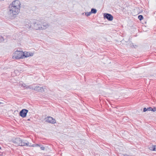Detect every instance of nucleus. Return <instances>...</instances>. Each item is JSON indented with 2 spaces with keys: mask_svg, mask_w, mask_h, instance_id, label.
<instances>
[{
  "mask_svg": "<svg viewBox=\"0 0 156 156\" xmlns=\"http://www.w3.org/2000/svg\"><path fill=\"white\" fill-rule=\"evenodd\" d=\"M21 4L18 0L13 1L9 5L8 13L11 16H16L20 12Z\"/></svg>",
  "mask_w": 156,
  "mask_h": 156,
  "instance_id": "obj_1",
  "label": "nucleus"
},
{
  "mask_svg": "<svg viewBox=\"0 0 156 156\" xmlns=\"http://www.w3.org/2000/svg\"><path fill=\"white\" fill-rule=\"evenodd\" d=\"M12 141L13 143L16 145L20 146H28L29 142L26 140H22L19 138H14L12 140Z\"/></svg>",
  "mask_w": 156,
  "mask_h": 156,
  "instance_id": "obj_2",
  "label": "nucleus"
},
{
  "mask_svg": "<svg viewBox=\"0 0 156 156\" xmlns=\"http://www.w3.org/2000/svg\"><path fill=\"white\" fill-rule=\"evenodd\" d=\"M23 52L22 51H16L13 54L12 58L16 59H19L21 58H23Z\"/></svg>",
  "mask_w": 156,
  "mask_h": 156,
  "instance_id": "obj_3",
  "label": "nucleus"
},
{
  "mask_svg": "<svg viewBox=\"0 0 156 156\" xmlns=\"http://www.w3.org/2000/svg\"><path fill=\"white\" fill-rule=\"evenodd\" d=\"M34 28L36 30H41V22L39 20H36L33 22Z\"/></svg>",
  "mask_w": 156,
  "mask_h": 156,
  "instance_id": "obj_4",
  "label": "nucleus"
},
{
  "mask_svg": "<svg viewBox=\"0 0 156 156\" xmlns=\"http://www.w3.org/2000/svg\"><path fill=\"white\" fill-rule=\"evenodd\" d=\"M45 121L47 122L52 124H54L55 123V119L51 116H48L45 118Z\"/></svg>",
  "mask_w": 156,
  "mask_h": 156,
  "instance_id": "obj_5",
  "label": "nucleus"
},
{
  "mask_svg": "<svg viewBox=\"0 0 156 156\" xmlns=\"http://www.w3.org/2000/svg\"><path fill=\"white\" fill-rule=\"evenodd\" d=\"M28 111V110L27 109H23L20 112V115L23 118L25 117H26Z\"/></svg>",
  "mask_w": 156,
  "mask_h": 156,
  "instance_id": "obj_6",
  "label": "nucleus"
},
{
  "mask_svg": "<svg viewBox=\"0 0 156 156\" xmlns=\"http://www.w3.org/2000/svg\"><path fill=\"white\" fill-rule=\"evenodd\" d=\"M104 17L106 18L109 21H112L113 20V16L110 14L108 13H104Z\"/></svg>",
  "mask_w": 156,
  "mask_h": 156,
  "instance_id": "obj_7",
  "label": "nucleus"
},
{
  "mask_svg": "<svg viewBox=\"0 0 156 156\" xmlns=\"http://www.w3.org/2000/svg\"><path fill=\"white\" fill-rule=\"evenodd\" d=\"M49 24L46 23L41 22V30H45L48 28L49 27Z\"/></svg>",
  "mask_w": 156,
  "mask_h": 156,
  "instance_id": "obj_8",
  "label": "nucleus"
},
{
  "mask_svg": "<svg viewBox=\"0 0 156 156\" xmlns=\"http://www.w3.org/2000/svg\"><path fill=\"white\" fill-rule=\"evenodd\" d=\"M44 89L45 88H44L42 87H41L39 86H37L34 88V90L39 92H42L43 91H44Z\"/></svg>",
  "mask_w": 156,
  "mask_h": 156,
  "instance_id": "obj_9",
  "label": "nucleus"
},
{
  "mask_svg": "<svg viewBox=\"0 0 156 156\" xmlns=\"http://www.w3.org/2000/svg\"><path fill=\"white\" fill-rule=\"evenodd\" d=\"M23 55H24V56H23V58L25 57H29L30 56H32L33 55V54L32 53H30V52H27L26 53L23 52Z\"/></svg>",
  "mask_w": 156,
  "mask_h": 156,
  "instance_id": "obj_10",
  "label": "nucleus"
},
{
  "mask_svg": "<svg viewBox=\"0 0 156 156\" xmlns=\"http://www.w3.org/2000/svg\"><path fill=\"white\" fill-rule=\"evenodd\" d=\"M27 146H29V147H38V146L40 147V145L38 144H33L32 145L31 144H29V143L28 144V145Z\"/></svg>",
  "mask_w": 156,
  "mask_h": 156,
  "instance_id": "obj_11",
  "label": "nucleus"
},
{
  "mask_svg": "<svg viewBox=\"0 0 156 156\" xmlns=\"http://www.w3.org/2000/svg\"><path fill=\"white\" fill-rule=\"evenodd\" d=\"M97 10L95 9H92L90 11L91 13L95 14L97 12Z\"/></svg>",
  "mask_w": 156,
  "mask_h": 156,
  "instance_id": "obj_12",
  "label": "nucleus"
},
{
  "mask_svg": "<svg viewBox=\"0 0 156 156\" xmlns=\"http://www.w3.org/2000/svg\"><path fill=\"white\" fill-rule=\"evenodd\" d=\"M27 89H30L34 90V88L32 85H30L29 86H27L26 87Z\"/></svg>",
  "mask_w": 156,
  "mask_h": 156,
  "instance_id": "obj_13",
  "label": "nucleus"
},
{
  "mask_svg": "<svg viewBox=\"0 0 156 156\" xmlns=\"http://www.w3.org/2000/svg\"><path fill=\"white\" fill-rule=\"evenodd\" d=\"M138 18L140 20H142L143 19V16L142 15H139L138 16Z\"/></svg>",
  "mask_w": 156,
  "mask_h": 156,
  "instance_id": "obj_14",
  "label": "nucleus"
},
{
  "mask_svg": "<svg viewBox=\"0 0 156 156\" xmlns=\"http://www.w3.org/2000/svg\"><path fill=\"white\" fill-rule=\"evenodd\" d=\"M154 146H152L149 147V149L150 150L154 151Z\"/></svg>",
  "mask_w": 156,
  "mask_h": 156,
  "instance_id": "obj_15",
  "label": "nucleus"
},
{
  "mask_svg": "<svg viewBox=\"0 0 156 156\" xmlns=\"http://www.w3.org/2000/svg\"><path fill=\"white\" fill-rule=\"evenodd\" d=\"M91 14V13L90 12L85 13V15L87 16H90Z\"/></svg>",
  "mask_w": 156,
  "mask_h": 156,
  "instance_id": "obj_16",
  "label": "nucleus"
},
{
  "mask_svg": "<svg viewBox=\"0 0 156 156\" xmlns=\"http://www.w3.org/2000/svg\"><path fill=\"white\" fill-rule=\"evenodd\" d=\"M4 40L3 37L0 36V42H2L4 41Z\"/></svg>",
  "mask_w": 156,
  "mask_h": 156,
  "instance_id": "obj_17",
  "label": "nucleus"
},
{
  "mask_svg": "<svg viewBox=\"0 0 156 156\" xmlns=\"http://www.w3.org/2000/svg\"><path fill=\"white\" fill-rule=\"evenodd\" d=\"M21 86L22 87H23L26 88V87H27V86L24 83H22V84H20Z\"/></svg>",
  "mask_w": 156,
  "mask_h": 156,
  "instance_id": "obj_18",
  "label": "nucleus"
},
{
  "mask_svg": "<svg viewBox=\"0 0 156 156\" xmlns=\"http://www.w3.org/2000/svg\"><path fill=\"white\" fill-rule=\"evenodd\" d=\"M31 24L30 23H29L28 25H26V27H27L29 28L31 27Z\"/></svg>",
  "mask_w": 156,
  "mask_h": 156,
  "instance_id": "obj_19",
  "label": "nucleus"
},
{
  "mask_svg": "<svg viewBox=\"0 0 156 156\" xmlns=\"http://www.w3.org/2000/svg\"><path fill=\"white\" fill-rule=\"evenodd\" d=\"M147 109H148L147 111H152V108L151 107H150L147 108Z\"/></svg>",
  "mask_w": 156,
  "mask_h": 156,
  "instance_id": "obj_20",
  "label": "nucleus"
},
{
  "mask_svg": "<svg viewBox=\"0 0 156 156\" xmlns=\"http://www.w3.org/2000/svg\"><path fill=\"white\" fill-rule=\"evenodd\" d=\"M1 101H0V105L1 104H4V102H5L4 101L2 100H1Z\"/></svg>",
  "mask_w": 156,
  "mask_h": 156,
  "instance_id": "obj_21",
  "label": "nucleus"
},
{
  "mask_svg": "<svg viewBox=\"0 0 156 156\" xmlns=\"http://www.w3.org/2000/svg\"><path fill=\"white\" fill-rule=\"evenodd\" d=\"M152 111L153 112H155L156 111V108L154 107L153 108H152Z\"/></svg>",
  "mask_w": 156,
  "mask_h": 156,
  "instance_id": "obj_22",
  "label": "nucleus"
},
{
  "mask_svg": "<svg viewBox=\"0 0 156 156\" xmlns=\"http://www.w3.org/2000/svg\"><path fill=\"white\" fill-rule=\"evenodd\" d=\"M147 109H147V108H144L143 111H144V112H146L147 111Z\"/></svg>",
  "mask_w": 156,
  "mask_h": 156,
  "instance_id": "obj_23",
  "label": "nucleus"
},
{
  "mask_svg": "<svg viewBox=\"0 0 156 156\" xmlns=\"http://www.w3.org/2000/svg\"><path fill=\"white\" fill-rule=\"evenodd\" d=\"M41 149L42 150H44V147H41Z\"/></svg>",
  "mask_w": 156,
  "mask_h": 156,
  "instance_id": "obj_24",
  "label": "nucleus"
},
{
  "mask_svg": "<svg viewBox=\"0 0 156 156\" xmlns=\"http://www.w3.org/2000/svg\"><path fill=\"white\" fill-rule=\"evenodd\" d=\"M154 151H156V145L154 146Z\"/></svg>",
  "mask_w": 156,
  "mask_h": 156,
  "instance_id": "obj_25",
  "label": "nucleus"
},
{
  "mask_svg": "<svg viewBox=\"0 0 156 156\" xmlns=\"http://www.w3.org/2000/svg\"><path fill=\"white\" fill-rule=\"evenodd\" d=\"M27 120V121H30V119H28Z\"/></svg>",
  "mask_w": 156,
  "mask_h": 156,
  "instance_id": "obj_26",
  "label": "nucleus"
},
{
  "mask_svg": "<svg viewBox=\"0 0 156 156\" xmlns=\"http://www.w3.org/2000/svg\"><path fill=\"white\" fill-rule=\"evenodd\" d=\"M45 156H50V155H48Z\"/></svg>",
  "mask_w": 156,
  "mask_h": 156,
  "instance_id": "obj_27",
  "label": "nucleus"
},
{
  "mask_svg": "<svg viewBox=\"0 0 156 156\" xmlns=\"http://www.w3.org/2000/svg\"><path fill=\"white\" fill-rule=\"evenodd\" d=\"M1 149V147H0V149Z\"/></svg>",
  "mask_w": 156,
  "mask_h": 156,
  "instance_id": "obj_28",
  "label": "nucleus"
}]
</instances>
